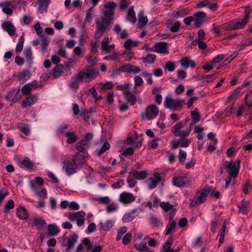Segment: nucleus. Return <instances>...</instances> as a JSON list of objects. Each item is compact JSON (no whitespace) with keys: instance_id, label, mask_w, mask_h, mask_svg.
Wrapping results in <instances>:
<instances>
[{"instance_id":"f257e3e1","label":"nucleus","mask_w":252,"mask_h":252,"mask_svg":"<svg viewBox=\"0 0 252 252\" xmlns=\"http://www.w3.org/2000/svg\"><path fill=\"white\" fill-rule=\"evenodd\" d=\"M240 160H238L237 161L234 162L233 161H230L227 165L221 167L220 172L221 174L223 173V169H228V177L225 180V185L224 186L225 189L228 187L231 181V177L236 178L238 175L239 170L240 168Z\"/></svg>"},{"instance_id":"f03ea898","label":"nucleus","mask_w":252,"mask_h":252,"mask_svg":"<svg viewBox=\"0 0 252 252\" xmlns=\"http://www.w3.org/2000/svg\"><path fill=\"white\" fill-rule=\"evenodd\" d=\"M245 15L243 19L238 20L235 22H232L226 27V31L243 29L248 22L250 19L251 9L245 8Z\"/></svg>"},{"instance_id":"7ed1b4c3","label":"nucleus","mask_w":252,"mask_h":252,"mask_svg":"<svg viewBox=\"0 0 252 252\" xmlns=\"http://www.w3.org/2000/svg\"><path fill=\"white\" fill-rule=\"evenodd\" d=\"M187 121V120H186L185 121H180L171 128V132L174 133L175 136H181L185 138L189 135L192 130L191 126H189L186 130H181L185 126Z\"/></svg>"},{"instance_id":"20e7f679","label":"nucleus","mask_w":252,"mask_h":252,"mask_svg":"<svg viewBox=\"0 0 252 252\" xmlns=\"http://www.w3.org/2000/svg\"><path fill=\"white\" fill-rule=\"evenodd\" d=\"M158 107L154 104L148 106L146 110L141 113V117L143 120L150 121L154 119L159 113Z\"/></svg>"},{"instance_id":"39448f33","label":"nucleus","mask_w":252,"mask_h":252,"mask_svg":"<svg viewBox=\"0 0 252 252\" xmlns=\"http://www.w3.org/2000/svg\"><path fill=\"white\" fill-rule=\"evenodd\" d=\"M98 70H92L88 67H85L76 76L78 80H81L82 79H88L89 81L94 79L98 75Z\"/></svg>"},{"instance_id":"423d86ee","label":"nucleus","mask_w":252,"mask_h":252,"mask_svg":"<svg viewBox=\"0 0 252 252\" xmlns=\"http://www.w3.org/2000/svg\"><path fill=\"white\" fill-rule=\"evenodd\" d=\"M110 20L102 17L97 19L96 20L97 31L95 36L98 38H100L106 30L107 27L110 25Z\"/></svg>"},{"instance_id":"0eeeda50","label":"nucleus","mask_w":252,"mask_h":252,"mask_svg":"<svg viewBox=\"0 0 252 252\" xmlns=\"http://www.w3.org/2000/svg\"><path fill=\"white\" fill-rule=\"evenodd\" d=\"M183 102V100L181 99H174L169 96H166L165 99L164 106L174 111L181 106Z\"/></svg>"},{"instance_id":"6e6552de","label":"nucleus","mask_w":252,"mask_h":252,"mask_svg":"<svg viewBox=\"0 0 252 252\" xmlns=\"http://www.w3.org/2000/svg\"><path fill=\"white\" fill-rule=\"evenodd\" d=\"M208 190H207L206 188L202 192L197 193L193 199L190 202V206L195 207L203 202L205 200L206 197L208 195L207 193Z\"/></svg>"},{"instance_id":"1a4fd4ad","label":"nucleus","mask_w":252,"mask_h":252,"mask_svg":"<svg viewBox=\"0 0 252 252\" xmlns=\"http://www.w3.org/2000/svg\"><path fill=\"white\" fill-rule=\"evenodd\" d=\"M161 180V177L159 174L156 172L154 174L153 176L149 178L146 181L148 188L150 189H155L158 183Z\"/></svg>"},{"instance_id":"9d476101","label":"nucleus","mask_w":252,"mask_h":252,"mask_svg":"<svg viewBox=\"0 0 252 252\" xmlns=\"http://www.w3.org/2000/svg\"><path fill=\"white\" fill-rule=\"evenodd\" d=\"M17 162L18 166L22 168H26L28 169H33L35 167L34 162L27 157L19 158Z\"/></svg>"},{"instance_id":"9b49d317","label":"nucleus","mask_w":252,"mask_h":252,"mask_svg":"<svg viewBox=\"0 0 252 252\" xmlns=\"http://www.w3.org/2000/svg\"><path fill=\"white\" fill-rule=\"evenodd\" d=\"M87 154L84 153L83 155L79 153H76L72 158V161L76 167H81L86 162Z\"/></svg>"},{"instance_id":"f8f14e48","label":"nucleus","mask_w":252,"mask_h":252,"mask_svg":"<svg viewBox=\"0 0 252 252\" xmlns=\"http://www.w3.org/2000/svg\"><path fill=\"white\" fill-rule=\"evenodd\" d=\"M0 7L3 13L6 14L11 15L13 14L14 5L10 0H6L0 2Z\"/></svg>"},{"instance_id":"ddd939ff","label":"nucleus","mask_w":252,"mask_h":252,"mask_svg":"<svg viewBox=\"0 0 252 252\" xmlns=\"http://www.w3.org/2000/svg\"><path fill=\"white\" fill-rule=\"evenodd\" d=\"M136 197L132 193L124 192L119 197V201L124 204H129L135 200Z\"/></svg>"},{"instance_id":"4468645a","label":"nucleus","mask_w":252,"mask_h":252,"mask_svg":"<svg viewBox=\"0 0 252 252\" xmlns=\"http://www.w3.org/2000/svg\"><path fill=\"white\" fill-rule=\"evenodd\" d=\"M173 184L177 187H183L189 184V179L185 176H175L172 179Z\"/></svg>"},{"instance_id":"2eb2a0df","label":"nucleus","mask_w":252,"mask_h":252,"mask_svg":"<svg viewBox=\"0 0 252 252\" xmlns=\"http://www.w3.org/2000/svg\"><path fill=\"white\" fill-rule=\"evenodd\" d=\"M2 29L6 31L8 34L12 36L16 33V28L10 21H5L1 24Z\"/></svg>"},{"instance_id":"dca6fc26","label":"nucleus","mask_w":252,"mask_h":252,"mask_svg":"<svg viewBox=\"0 0 252 252\" xmlns=\"http://www.w3.org/2000/svg\"><path fill=\"white\" fill-rule=\"evenodd\" d=\"M38 101V95L37 94L26 97L22 103L23 108L32 106L35 104Z\"/></svg>"},{"instance_id":"f3484780","label":"nucleus","mask_w":252,"mask_h":252,"mask_svg":"<svg viewBox=\"0 0 252 252\" xmlns=\"http://www.w3.org/2000/svg\"><path fill=\"white\" fill-rule=\"evenodd\" d=\"M194 16V23L195 26L198 28L203 23L204 19L206 16V13L203 11H199L195 13Z\"/></svg>"},{"instance_id":"a211bd4d","label":"nucleus","mask_w":252,"mask_h":252,"mask_svg":"<svg viewBox=\"0 0 252 252\" xmlns=\"http://www.w3.org/2000/svg\"><path fill=\"white\" fill-rule=\"evenodd\" d=\"M37 82L33 81L30 83L25 85L22 88L23 95H29L31 94L32 90L35 89L37 85Z\"/></svg>"},{"instance_id":"6ab92c4d","label":"nucleus","mask_w":252,"mask_h":252,"mask_svg":"<svg viewBox=\"0 0 252 252\" xmlns=\"http://www.w3.org/2000/svg\"><path fill=\"white\" fill-rule=\"evenodd\" d=\"M155 52L160 54H168V47L165 42H159L155 45Z\"/></svg>"},{"instance_id":"aec40b11","label":"nucleus","mask_w":252,"mask_h":252,"mask_svg":"<svg viewBox=\"0 0 252 252\" xmlns=\"http://www.w3.org/2000/svg\"><path fill=\"white\" fill-rule=\"evenodd\" d=\"M148 22V19L146 16H144V12L141 10L138 14V25L137 27L141 29L145 27Z\"/></svg>"},{"instance_id":"412c9836","label":"nucleus","mask_w":252,"mask_h":252,"mask_svg":"<svg viewBox=\"0 0 252 252\" xmlns=\"http://www.w3.org/2000/svg\"><path fill=\"white\" fill-rule=\"evenodd\" d=\"M122 70L124 72L133 74H137L140 71V69L138 66L130 64L124 65L122 67Z\"/></svg>"},{"instance_id":"4be33fe9","label":"nucleus","mask_w":252,"mask_h":252,"mask_svg":"<svg viewBox=\"0 0 252 252\" xmlns=\"http://www.w3.org/2000/svg\"><path fill=\"white\" fill-rule=\"evenodd\" d=\"M110 39L108 37H104L101 42V49L106 53L115 48V44H109Z\"/></svg>"},{"instance_id":"5701e85b","label":"nucleus","mask_w":252,"mask_h":252,"mask_svg":"<svg viewBox=\"0 0 252 252\" xmlns=\"http://www.w3.org/2000/svg\"><path fill=\"white\" fill-rule=\"evenodd\" d=\"M78 236L76 234H74L70 236L67 239L66 244V250L70 251L74 247L75 244L77 242Z\"/></svg>"},{"instance_id":"b1692460","label":"nucleus","mask_w":252,"mask_h":252,"mask_svg":"<svg viewBox=\"0 0 252 252\" xmlns=\"http://www.w3.org/2000/svg\"><path fill=\"white\" fill-rule=\"evenodd\" d=\"M180 63L182 66L184 67L185 69H187L189 66L194 68L196 65L195 63L189 58L182 59L180 61Z\"/></svg>"},{"instance_id":"393cba45","label":"nucleus","mask_w":252,"mask_h":252,"mask_svg":"<svg viewBox=\"0 0 252 252\" xmlns=\"http://www.w3.org/2000/svg\"><path fill=\"white\" fill-rule=\"evenodd\" d=\"M86 213L83 211H78L70 214L68 218L71 221H75V220L84 219Z\"/></svg>"},{"instance_id":"a878e982","label":"nucleus","mask_w":252,"mask_h":252,"mask_svg":"<svg viewBox=\"0 0 252 252\" xmlns=\"http://www.w3.org/2000/svg\"><path fill=\"white\" fill-rule=\"evenodd\" d=\"M131 85L128 83H126L122 85H118L116 88L118 90H120L123 92V94L126 96L127 94H129L130 91L129 88Z\"/></svg>"},{"instance_id":"bb28decb","label":"nucleus","mask_w":252,"mask_h":252,"mask_svg":"<svg viewBox=\"0 0 252 252\" xmlns=\"http://www.w3.org/2000/svg\"><path fill=\"white\" fill-rule=\"evenodd\" d=\"M17 216L21 220H26L28 218L29 215L27 210L24 207H20L17 209Z\"/></svg>"},{"instance_id":"cd10ccee","label":"nucleus","mask_w":252,"mask_h":252,"mask_svg":"<svg viewBox=\"0 0 252 252\" xmlns=\"http://www.w3.org/2000/svg\"><path fill=\"white\" fill-rule=\"evenodd\" d=\"M77 167L71 163L68 162L64 165L63 168L67 175H71L75 172Z\"/></svg>"},{"instance_id":"c85d7f7f","label":"nucleus","mask_w":252,"mask_h":252,"mask_svg":"<svg viewBox=\"0 0 252 252\" xmlns=\"http://www.w3.org/2000/svg\"><path fill=\"white\" fill-rule=\"evenodd\" d=\"M65 136L67 138V143L68 144L74 143L78 140V136L74 132H67Z\"/></svg>"},{"instance_id":"c756f323","label":"nucleus","mask_w":252,"mask_h":252,"mask_svg":"<svg viewBox=\"0 0 252 252\" xmlns=\"http://www.w3.org/2000/svg\"><path fill=\"white\" fill-rule=\"evenodd\" d=\"M176 222L174 220H170L165 232L166 235L174 233L176 231Z\"/></svg>"},{"instance_id":"7c9ffc66","label":"nucleus","mask_w":252,"mask_h":252,"mask_svg":"<svg viewBox=\"0 0 252 252\" xmlns=\"http://www.w3.org/2000/svg\"><path fill=\"white\" fill-rule=\"evenodd\" d=\"M23 53L27 61L29 63H31L33 59L32 48L30 46L26 47L24 50Z\"/></svg>"},{"instance_id":"2f4dec72","label":"nucleus","mask_w":252,"mask_h":252,"mask_svg":"<svg viewBox=\"0 0 252 252\" xmlns=\"http://www.w3.org/2000/svg\"><path fill=\"white\" fill-rule=\"evenodd\" d=\"M50 1V0H40L39 1V11L40 12H46L47 11Z\"/></svg>"},{"instance_id":"473e14b6","label":"nucleus","mask_w":252,"mask_h":252,"mask_svg":"<svg viewBox=\"0 0 252 252\" xmlns=\"http://www.w3.org/2000/svg\"><path fill=\"white\" fill-rule=\"evenodd\" d=\"M139 42L138 41H134L128 39L126 40L124 44V46L126 49L130 50L133 47H137L139 45Z\"/></svg>"},{"instance_id":"72a5a7b5","label":"nucleus","mask_w":252,"mask_h":252,"mask_svg":"<svg viewBox=\"0 0 252 252\" xmlns=\"http://www.w3.org/2000/svg\"><path fill=\"white\" fill-rule=\"evenodd\" d=\"M114 223V220H107L104 222H101L100 223V226L102 230L108 231L113 226Z\"/></svg>"},{"instance_id":"f704fd0d","label":"nucleus","mask_w":252,"mask_h":252,"mask_svg":"<svg viewBox=\"0 0 252 252\" xmlns=\"http://www.w3.org/2000/svg\"><path fill=\"white\" fill-rule=\"evenodd\" d=\"M137 214H135L134 212L125 214L123 217V221L125 223L129 222L132 221L136 217Z\"/></svg>"},{"instance_id":"c9c22d12","label":"nucleus","mask_w":252,"mask_h":252,"mask_svg":"<svg viewBox=\"0 0 252 252\" xmlns=\"http://www.w3.org/2000/svg\"><path fill=\"white\" fill-rule=\"evenodd\" d=\"M135 249L139 252H144L145 251L148 250V246L145 242H141L139 243H136L134 245Z\"/></svg>"},{"instance_id":"e433bc0d","label":"nucleus","mask_w":252,"mask_h":252,"mask_svg":"<svg viewBox=\"0 0 252 252\" xmlns=\"http://www.w3.org/2000/svg\"><path fill=\"white\" fill-rule=\"evenodd\" d=\"M13 95H15L14 97L12 98V101L13 102H16L18 101L21 98L22 95L20 94V90L17 91L13 90L11 91L9 94V96L12 97Z\"/></svg>"},{"instance_id":"4c0bfd02","label":"nucleus","mask_w":252,"mask_h":252,"mask_svg":"<svg viewBox=\"0 0 252 252\" xmlns=\"http://www.w3.org/2000/svg\"><path fill=\"white\" fill-rule=\"evenodd\" d=\"M192 122L190 124L189 126L192 127V126L196 123L198 122L200 120V116L199 113L196 111H192L191 112Z\"/></svg>"},{"instance_id":"58836bf2","label":"nucleus","mask_w":252,"mask_h":252,"mask_svg":"<svg viewBox=\"0 0 252 252\" xmlns=\"http://www.w3.org/2000/svg\"><path fill=\"white\" fill-rule=\"evenodd\" d=\"M60 231V229L55 224H50L48 225V232L52 236L57 235Z\"/></svg>"},{"instance_id":"ea45409f","label":"nucleus","mask_w":252,"mask_h":252,"mask_svg":"<svg viewBox=\"0 0 252 252\" xmlns=\"http://www.w3.org/2000/svg\"><path fill=\"white\" fill-rule=\"evenodd\" d=\"M120 54L117 52H113L112 54L103 57V59L106 61H116L120 59Z\"/></svg>"},{"instance_id":"a19ab883","label":"nucleus","mask_w":252,"mask_h":252,"mask_svg":"<svg viewBox=\"0 0 252 252\" xmlns=\"http://www.w3.org/2000/svg\"><path fill=\"white\" fill-rule=\"evenodd\" d=\"M127 17L130 19L128 20L129 22H131L133 24H135L136 23L137 20L133 7H132L128 9L127 12Z\"/></svg>"},{"instance_id":"79ce46f5","label":"nucleus","mask_w":252,"mask_h":252,"mask_svg":"<svg viewBox=\"0 0 252 252\" xmlns=\"http://www.w3.org/2000/svg\"><path fill=\"white\" fill-rule=\"evenodd\" d=\"M132 177L135 179L142 180L146 178L147 173L144 171H135L132 173Z\"/></svg>"},{"instance_id":"37998d69","label":"nucleus","mask_w":252,"mask_h":252,"mask_svg":"<svg viewBox=\"0 0 252 252\" xmlns=\"http://www.w3.org/2000/svg\"><path fill=\"white\" fill-rule=\"evenodd\" d=\"M63 73V66L62 65L56 66L53 69V76L55 78H58Z\"/></svg>"},{"instance_id":"c03bdc74","label":"nucleus","mask_w":252,"mask_h":252,"mask_svg":"<svg viewBox=\"0 0 252 252\" xmlns=\"http://www.w3.org/2000/svg\"><path fill=\"white\" fill-rule=\"evenodd\" d=\"M49 41L47 37L42 36L41 38V51L43 53L47 50Z\"/></svg>"},{"instance_id":"a18cd8bd","label":"nucleus","mask_w":252,"mask_h":252,"mask_svg":"<svg viewBox=\"0 0 252 252\" xmlns=\"http://www.w3.org/2000/svg\"><path fill=\"white\" fill-rule=\"evenodd\" d=\"M94 17V8L93 7H90L86 13L85 18V22L91 23Z\"/></svg>"},{"instance_id":"49530a36","label":"nucleus","mask_w":252,"mask_h":252,"mask_svg":"<svg viewBox=\"0 0 252 252\" xmlns=\"http://www.w3.org/2000/svg\"><path fill=\"white\" fill-rule=\"evenodd\" d=\"M206 189L208 190L207 191L208 195L214 197L216 198H218L220 195V192L219 191L215 190L213 188L208 187L206 188Z\"/></svg>"},{"instance_id":"de8ad7c7","label":"nucleus","mask_w":252,"mask_h":252,"mask_svg":"<svg viewBox=\"0 0 252 252\" xmlns=\"http://www.w3.org/2000/svg\"><path fill=\"white\" fill-rule=\"evenodd\" d=\"M156 56L154 54H149L146 57L142 58L143 63H153L156 60Z\"/></svg>"},{"instance_id":"09e8293b","label":"nucleus","mask_w":252,"mask_h":252,"mask_svg":"<svg viewBox=\"0 0 252 252\" xmlns=\"http://www.w3.org/2000/svg\"><path fill=\"white\" fill-rule=\"evenodd\" d=\"M24 41L25 39L23 36L19 38L15 48V51L17 53H20L22 51Z\"/></svg>"},{"instance_id":"8fccbe9b","label":"nucleus","mask_w":252,"mask_h":252,"mask_svg":"<svg viewBox=\"0 0 252 252\" xmlns=\"http://www.w3.org/2000/svg\"><path fill=\"white\" fill-rule=\"evenodd\" d=\"M125 96L131 105H134L136 103L137 101L136 97L132 93L130 92L129 94L126 95Z\"/></svg>"},{"instance_id":"3c124183","label":"nucleus","mask_w":252,"mask_h":252,"mask_svg":"<svg viewBox=\"0 0 252 252\" xmlns=\"http://www.w3.org/2000/svg\"><path fill=\"white\" fill-rule=\"evenodd\" d=\"M118 207L114 203L109 204L106 207V211L107 213L115 212L118 210Z\"/></svg>"},{"instance_id":"603ef678","label":"nucleus","mask_w":252,"mask_h":252,"mask_svg":"<svg viewBox=\"0 0 252 252\" xmlns=\"http://www.w3.org/2000/svg\"><path fill=\"white\" fill-rule=\"evenodd\" d=\"M88 143L86 140H81L76 144V149L80 152H83Z\"/></svg>"},{"instance_id":"864d4df0","label":"nucleus","mask_w":252,"mask_h":252,"mask_svg":"<svg viewBox=\"0 0 252 252\" xmlns=\"http://www.w3.org/2000/svg\"><path fill=\"white\" fill-rule=\"evenodd\" d=\"M110 148V145L108 142H105L101 147L100 149L98 151L97 155L100 156Z\"/></svg>"},{"instance_id":"5fc2aeb1","label":"nucleus","mask_w":252,"mask_h":252,"mask_svg":"<svg viewBox=\"0 0 252 252\" xmlns=\"http://www.w3.org/2000/svg\"><path fill=\"white\" fill-rule=\"evenodd\" d=\"M245 100L246 104L248 107H250L252 106V91H251L246 95Z\"/></svg>"},{"instance_id":"6e6d98bb","label":"nucleus","mask_w":252,"mask_h":252,"mask_svg":"<svg viewBox=\"0 0 252 252\" xmlns=\"http://www.w3.org/2000/svg\"><path fill=\"white\" fill-rule=\"evenodd\" d=\"M240 90H241V88L239 87V88H237L236 89H235L234 91L230 93V95L228 97L227 100L231 101V100H233V99H234L235 98H236L237 95L239 93Z\"/></svg>"},{"instance_id":"4d7b16f0","label":"nucleus","mask_w":252,"mask_h":252,"mask_svg":"<svg viewBox=\"0 0 252 252\" xmlns=\"http://www.w3.org/2000/svg\"><path fill=\"white\" fill-rule=\"evenodd\" d=\"M89 94H91L93 95L94 98L95 99V101L100 100L102 97L101 96H98L96 90L94 88H91L89 90Z\"/></svg>"},{"instance_id":"13d9d810","label":"nucleus","mask_w":252,"mask_h":252,"mask_svg":"<svg viewBox=\"0 0 252 252\" xmlns=\"http://www.w3.org/2000/svg\"><path fill=\"white\" fill-rule=\"evenodd\" d=\"M249 205V203L246 201H242L239 206V210L242 213L245 214L247 211V208Z\"/></svg>"},{"instance_id":"bf43d9fd","label":"nucleus","mask_w":252,"mask_h":252,"mask_svg":"<svg viewBox=\"0 0 252 252\" xmlns=\"http://www.w3.org/2000/svg\"><path fill=\"white\" fill-rule=\"evenodd\" d=\"M32 19L30 16L25 15L23 16L21 20V22L22 24L27 25L32 23Z\"/></svg>"},{"instance_id":"052dcab7","label":"nucleus","mask_w":252,"mask_h":252,"mask_svg":"<svg viewBox=\"0 0 252 252\" xmlns=\"http://www.w3.org/2000/svg\"><path fill=\"white\" fill-rule=\"evenodd\" d=\"M14 207V201L10 199L8 201L4 206L5 212H8L10 210L12 209Z\"/></svg>"},{"instance_id":"680f3d73","label":"nucleus","mask_w":252,"mask_h":252,"mask_svg":"<svg viewBox=\"0 0 252 252\" xmlns=\"http://www.w3.org/2000/svg\"><path fill=\"white\" fill-rule=\"evenodd\" d=\"M187 158V153L183 150L179 151L178 158L180 162L183 163L185 161Z\"/></svg>"},{"instance_id":"e2e57ef3","label":"nucleus","mask_w":252,"mask_h":252,"mask_svg":"<svg viewBox=\"0 0 252 252\" xmlns=\"http://www.w3.org/2000/svg\"><path fill=\"white\" fill-rule=\"evenodd\" d=\"M127 228L126 226L121 227L120 230L118 231V233L116 236V240H120L122 236L127 231Z\"/></svg>"},{"instance_id":"0e129e2a","label":"nucleus","mask_w":252,"mask_h":252,"mask_svg":"<svg viewBox=\"0 0 252 252\" xmlns=\"http://www.w3.org/2000/svg\"><path fill=\"white\" fill-rule=\"evenodd\" d=\"M33 224L38 227L42 226L46 224V222L42 219H36L33 220Z\"/></svg>"},{"instance_id":"69168bd1","label":"nucleus","mask_w":252,"mask_h":252,"mask_svg":"<svg viewBox=\"0 0 252 252\" xmlns=\"http://www.w3.org/2000/svg\"><path fill=\"white\" fill-rule=\"evenodd\" d=\"M160 207L165 211H169L172 210L173 208V205L170 204L169 202H163L160 203Z\"/></svg>"},{"instance_id":"338daca9","label":"nucleus","mask_w":252,"mask_h":252,"mask_svg":"<svg viewBox=\"0 0 252 252\" xmlns=\"http://www.w3.org/2000/svg\"><path fill=\"white\" fill-rule=\"evenodd\" d=\"M131 240V234L130 233H127L125 234L122 239L123 243L124 245H126L130 242Z\"/></svg>"},{"instance_id":"774afa93","label":"nucleus","mask_w":252,"mask_h":252,"mask_svg":"<svg viewBox=\"0 0 252 252\" xmlns=\"http://www.w3.org/2000/svg\"><path fill=\"white\" fill-rule=\"evenodd\" d=\"M103 14L104 16L106 17L105 18L108 19L111 21L114 16V11L106 9L104 11Z\"/></svg>"}]
</instances>
